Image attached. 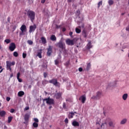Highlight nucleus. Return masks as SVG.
<instances>
[{
  "label": "nucleus",
  "instance_id": "obj_1",
  "mask_svg": "<svg viewBox=\"0 0 129 129\" xmlns=\"http://www.w3.org/2000/svg\"><path fill=\"white\" fill-rule=\"evenodd\" d=\"M107 122H108L109 126H110L111 127H114L115 126V123L113 122V121H111V119L110 118H107L106 119V121L104 123H102L101 125V127H102L103 125H107Z\"/></svg>",
  "mask_w": 129,
  "mask_h": 129
},
{
  "label": "nucleus",
  "instance_id": "obj_2",
  "mask_svg": "<svg viewBox=\"0 0 129 129\" xmlns=\"http://www.w3.org/2000/svg\"><path fill=\"white\" fill-rule=\"evenodd\" d=\"M27 16L28 17L29 19H30L32 23H33V22L35 21L36 13L33 11L28 10L27 11Z\"/></svg>",
  "mask_w": 129,
  "mask_h": 129
},
{
  "label": "nucleus",
  "instance_id": "obj_3",
  "mask_svg": "<svg viewBox=\"0 0 129 129\" xmlns=\"http://www.w3.org/2000/svg\"><path fill=\"white\" fill-rule=\"evenodd\" d=\"M56 46L61 49V51H63L64 49H66V45H65V43L62 40H60L58 42L56 43Z\"/></svg>",
  "mask_w": 129,
  "mask_h": 129
},
{
  "label": "nucleus",
  "instance_id": "obj_4",
  "mask_svg": "<svg viewBox=\"0 0 129 129\" xmlns=\"http://www.w3.org/2000/svg\"><path fill=\"white\" fill-rule=\"evenodd\" d=\"M6 68L7 70H9L10 72H12V68L11 66H14L16 62L15 61L11 62L10 61H6Z\"/></svg>",
  "mask_w": 129,
  "mask_h": 129
},
{
  "label": "nucleus",
  "instance_id": "obj_5",
  "mask_svg": "<svg viewBox=\"0 0 129 129\" xmlns=\"http://www.w3.org/2000/svg\"><path fill=\"white\" fill-rule=\"evenodd\" d=\"M43 102L46 101L47 104H49L50 105L54 104V99L50 98L48 97L47 98L42 99Z\"/></svg>",
  "mask_w": 129,
  "mask_h": 129
},
{
  "label": "nucleus",
  "instance_id": "obj_6",
  "mask_svg": "<svg viewBox=\"0 0 129 129\" xmlns=\"http://www.w3.org/2000/svg\"><path fill=\"white\" fill-rule=\"evenodd\" d=\"M16 48V44H15L14 42H12L10 44L9 49L11 52H13V51H15Z\"/></svg>",
  "mask_w": 129,
  "mask_h": 129
},
{
  "label": "nucleus",
  "instance_id": "obj_7",
  "mask_svg": "<svg viewBox=\"0 0 129 129\" xmlns=\"http://www.w3.org/2000/svg\"><path fill=\"white\" fill-rule=\"evenodd\" d=\"M66 43L69 46H73L74 45V39L73 40L68 39L66 40Z\"/></svg>",
  "mask_w": 129,
  "mask_h": 129
},
{
  "label": "nucleus",
  "instance_id": "obj_8",
  "mask_svg": "<svg viewBox=\"0 0 129 129\" xmlns=\"http://www.w3.org/2000/svg\"><path fill=\"white\" fill-rule=\"evenodd\" d=\"M47 55L48 56H51V54H52V50H53V46L49 45L48 46V48L47 49Z\"/></svg>",
  "mask_w": 129,
  "mask_h": 129
},
{
  "label": "nucleus",
  "instance_id": "obj_9",
  "mask_svg": "<svg viewBox=\"0 0 129 129\" xmlns=\"http://www.w3.org/2000/svg\"><path fill=\"white\" fill-rule=\"evenodd\" d=\"M37 29V26L36 24H34L33 25H31L29 27V33H32V32H35V30Z\"/></svg>",
  "mask_w": 129,
  "mask_h": 129
},
{
  "label": "nucleus",
  "instance_id": "obj_10",
  "mask_svg": "<svg viewBox=\"0 0 129 129\" xmlns=\"http://www.w3.org/2000/svg\"><path fill=\"white\" fill-rule=\"evenodd\" d=\"M25 121L24 123H28L29 122V118H30V114L28 113L25 114V115L24 116Z\"/></svg>",
  "mask_w": 129,
  "mask_h": 129
},
{
  "label": "nucleus",
  "instance_id": "obj_11",
  "mask_svg": "<svg viewBox=\"0 0 129 129\" xmlns=\"http://www.w3.org/2000/svg\"><path fill=\"white\" fill-rule=\"evenodd\" d=\"M49 83H52L53 85L55 86L58 84V82H57V79H53L49 81Z\"/></svg>",
  "mask_w": 129,
  "mask_h": 129
},
{
  "label": "nucleus",
  "instance_id": "obj_12",
  "mask_svg": "<svg viewBox=\"0 0 129 129\" xmlns=\"http://www.w3.org/2000/svg\"><path fill=\"white\" fill-rule=\"evenodd\" d=\"M79 100H81L82 103H85L86 101V97L85 95H82L79 98Z\"/></svg>",
  "mask_w": 129,
  "mask_h": 129
},
{
  "label": "nucleus",
  "instance_id": "obj_13",
  "mask_svg": "<svg viewBox=\"0 0 129 129\" xmlns=\"http://www.w3.org/2000/svg\"><path fill=\"white\" fill-rule=\"evenodd\" d=\"M20 30L22 32V33H24V32H25L26 30H27V26L25 25H22V26L20 28Z\"/></svg>",
  "mask_w": 129,
  "mask_h": 129
},
{
  "label": "nucleus",
  "instance_id": "obj_14",
  "mask_svg": "<svg viewBox=\"0 0 129 129\" xmlns=\"http://www.w3.org/2000/svg\"><path fill=\"white\" fill-rule=\"evenodd\" d=\"M54 96L56 99H59L62 96V94L61 93H57L55 94Z\"/></svg>",
  "mask_w": 129,
  "mask_h": 129
},
{
  "label": "nucleus",
  "instance_id": "obj_15",
  "mask_svg": "<svg viewBox=\"0 0 129 129\" xmlns=\"http://www.w3.org/2000/svg\"><path fill=\"white\" fill-rule=\"evenodd\" d=\"M6 114H7V112H6V111L5 110L1 111V109H0V116H1V117H4V116H5Z\"/></svg>",
  "mask_w": 129,
  "mask_h": 129
},
{
  "label": "nucleus",
  "instance_id": "obj_16",
  "mask_svg": "<svg viewBox=\"0 0 129 129\" xmlns=\"http://www.w3.org/2000/svg\"><path fill=\"white\" fill-rule=\"evenodd\" d=\"M72 124L73 125V126H79V122L76 120L73 121Z\"/></svg>",
  "mask_w": 129,
  "mask_h": 129
},
{
  "label": "nucleus",
  "instance_id": "obj_17",
  "mask_svg": "<svg viewBox=\"0 0 129 129\" xmlns=\"http://www.w3.org/2000/svg\"><path fill=\"white\" fill-rule=\"evenodd\" d=\"M23 95H25V92L23 91H20L18 93V96L19 97H22Z\"/></svg>",
  "mask_w": 129,
  "mask_h": 129
},
{
  "label": "nucleus",
  "instance_id": "obj_18",
  "mask_svg": "<svg viewBox=\"0 0 129 129\" xmlns=\"http://www.w3.org/2000/svg\"><path fill=\"white\" fill-rule=\"evenodd\" d=\"M87 49L89 50V49H91L92 48V45L91 44V41H89L88 43L87 44Z\"/></svg>",
  "mask_w": 129,
  "mask_h": 129
},
{
  "label": "nucleus",
  "instance_id": "obj_19",
  "mask_svg": "<svg viewBox=\"0 0 129 129\" xmlns=\"http://www.w3.org/2000/svg\"><path fill=\"white\" fill-rule=\"evenodd\" d=\"M90 68H91V64H90V62H89L87 63V67L86 68L87 71H89V70H90Z\"/></svg>",
  "mask_w": 129,
  "mask_h": 129
},
{
  "label": "nucleus",
  "instance_id": "obj_20",
  "mask_svg": "<svg viewBox=\"0 0 129 129\" xmlns=\"http://www.w3.org/2000/svg\"><path fill=\"white\" fill-rule=\"evenodd\" d=\"M36 56L41 59L42 58V50H39L38 51Z\"/></svg>",
  "mask_w": 129,
  "mask_h": 129
},
{
  "label": "nucleus",
  "instance_id": "obj_21",
  "mask_svg": "<svg viewBox=\"0 0 129 129\" xmlns=\"http://www.w3.org/2000/svg\"><path fill=\"white\" fill-rule=\"evenodd\" d=\"M126 121H127V119L124 118L120 121V124H125L126 123Z\"/></svg>",
  "mask_w": 129,
  "mask_h": 129
},
{
  "label": "nucleus",
  "instance_id": "obj_22",
  "mask_svg": "<svg viewBox=\"0 0 129 129\" xmlns=\"http://www.w3.org/2000/svg\"><path fill=\"white\" fill-rule=\"evenodd\" d=\"M50 40L51 41H56L57 38L56 37V36L55 35H52L50 37Z\"/></svg>",
  "mask_w": 129,
  "mask_h": 129
},
{
  "label": "nucleus",
  "instance_id": "obj_23",
  "mask_svg": "<svg viewBox=\"0 0 129 129\" xmlns=\"http://www.w3.org/2000/svg\"><path fill=\"white\" fill-rule=\"evenodd\" d=\"M21 75V73H17V79L19 81V82H22V79H20V76Z\"/></svg>",
  "mask_w": 129,
  "mask_h": 129
},
{
  "label": "nucleus",
  "instance_id": "obj_24",
  "mask_svg": "<svg viewBox=\"0 0 129 129\" xmlns=\"http://www.w3.org/2000/svg\"><path fill=\"white\" fill-rule=\"evenodd\" d=\"M83 35L84 36V38H87V34L86 33V30L85 29H84L83 30Z\"/></svg>",
  "mask_w": 129,
  "mask_h": 129
},
{
  "label": "nucleus",
  "instance_id": "obj_25",
  "mask_svg": "<svg viewBox=\"0 0 129 129\" xmlns=\"http://www.w3.org/2000/svg\"><path fill=\"white\" fill-rule=\"evenodd\" d=\"M128 96V95H127V94H126V93L122 95V99H123L124 100H125L126 99H127Z\"/></svg>",
  "mask_w": 129,
  "mask_h": 129
},
{
  "label": "nucleus",
  "instance_id": "obj_26",
  "mask_svg": "<svg viewBox=\"0 0 129 129\" xmlns=\"http://www.w3.org/2000/svg\"><path fill=\"white\" fill-rule=\"evenodd\" d=\"M41 40L43 44H46L47 43V40L44 37H42Z\"/></svg>",
  "mask_w": 129,
  "mask_h": 129
},
{
  "label": "nucleus",
  "instance_id": "obj_27",
  "mask_svg": "<svg viewBox=\"0 0 129 129\" xmlns=\"http://www.w3.org/2000/svg\"><path fill=\"white\" fill-rule=\"evenodd\" d=\"M33 127L37 128V127H38V126H39V124L37 122H33V124H32Z\"/></svg>",
  "mask_w": 129,
  "mask_h": 129
},
{
  "label": "nucleus",
  "instance_id": "obj_28",
  "mask_svg": "<svg viewBox=\"0 0 129 129\" xmlns=\"http://www.w3.org/2000/svg\"><path fill=\"white\" fill-rule=\"evenodd\" d=\"M100 96H101V92H98L97 93V95H96V98H100Z\"/></svg>",
  "mask_w": 129,
  "mask_h": 129
},
{
  "label": "nucleus",
  "instance_id": "obj_29",
  "mask_svg": "<svg viewBox=\"0 0 129 129\" xmlns=\"http://www.w3.org/2000/svg\"><path fill=\"white\" fill-rule=\"evenodd\" d=\"M12 120H13V116L8 117V123H11V122H12Z\"/></svg>",
  "mask_w": 129,
  "mask_h": 129
},
{
  "label": "nucleus",
  "instance_id": "obj_30",
  "mask_svg": "<svg viewBox=\"0 0 129 129\" xmlns=\"http://www.w3.org/2000/svg\"><path fill=\"white\" fill-rule=\"evenodd\" d=\"M74 115V113L71 112L69 114V118H72Z\"/></svg>",
  "mask_w": 129,
  "mask_h": 129
},
{
  "label": "nucleus",
  "instance_id": "obj_31",
  "mask_svg": "<svg viewBox=\"0 0 129 129\" xmlns=\"http://www.w3.org/2000/svg\"><path fill=\"white\" fill-rule=\"evenodd\" d=\"M76 33L77 34H80L81 33V30L79 29V28H76Z\"/></svg>",
  "mask_w": 129,
  "mask_h": 129
},
{
  "label": "nucleus",
  "instance_id": "obj_32",
  "mask_svg": "<svg viewBox=\"0 0 129 129\" xmlns=\"http://www.w3.org/2000/svg\"><path fill=\"white\" fill-rule=\"evenodd\" d=\"M97 6L98 9H99V8H100V6H102V1H101L99 2H98Z\"/></svg>",
  "mask_w": 129,
  "mask_h": 129
},
{
  "label": "nucleus",
  "instance_id": "obj_33",
  "mask_svg": "<svg viewBox=\"0 0 129 129\" xmlns=\"http://www.w3.org/2000/svg\"><path fill=\"white\" fill-rule=\"evenodd\" d=\"M4 42L7 44H10V43H11V39H6L5 40Z\"/></svg>",
  "mask_w": 129,
  "mask_h": 129
},
{
  "label": "nucleus",
  "instance_id": "obj_34",
  "mask_svg": "<svg viewBox=\"0 0 129 129\" xmlns=\"http://www.w3.org/2000/svg\"><path fill=\"white\" fill-rule=\"evenodd\" d=\"M108 4L109 6H112L113 5V1L112 0H109Z\"/></svg>",
  "mask_w": 129,
  "mask_h": 129
},
{
  "label": "nucleus",
  "instance_id": "obj_35",
  "mask_svg": "<svg viewBox=\"0 0 129 129\" xmlns=\"http://www.w3.org/2000/svg\"><path fill=\"white\" fill-rule=\"evenodd\" d=\"M13 56H14V57H18V56H19V53H18L17 51H15L13 53Z\"/></svg>",
  "mask_w": 129,
  "mask_h": 129
},
{
  "label": "nucleus",
  "instance_id": "obj_36",
  "mask_svg": "<svg viewBox=\"0 0 129 129\" xmlns=\"http://www.w3.org/2000/svg\"><path fill=\"white\" fill-rule=\"evenodd\" d=\"M27 43H28V44H29V45H33V41H32L31 40H28Z\"/></svg>",
  "mask_w": 129,
  "mask_h": 129
},
{
  "label": "nucleus",
  "instance_id": "obj_37",
  "mask_svg": "<svg viewBox=\"0 0 129 129\" xmlns=\"http://www.w3.org/2000/svg\"><path fill=\"white\" fill-rule=\"evenodd\" d=\"M34 121H35L34 122H36L37 123H38V122H39V119H38V118H34Z\"/></svg>",
  "mask_w": 129,
  "mask_h": 129
},
{
  "label": "nucleus",
  "instance_id": "obj_38",
  "mask_svg": "<svg viewBox=\"0 0 129 129\" xmlns=\"http://www.w3.org/2000/svg\"><path fill=\"white\" fill-rule=\"evenodd\" d=\"M29 109H30V107H29V106H26L24 108V111H26V110H29Z\"/></svg>",
  "mask_w": 129,
  "mask_h": 129
},
{
  "label": "nucleus",
  "instance_id": "obj_39",
  "mask_svg": "<svg viewBox=\"0 0 129 129\" xmlns=\"http://www.w3.org/2000/svg\"><path fill=\"white\" fill-rule=\"evenodd\" d=\"M54 62L56 65H58V64H59V60H58V59H56L55 60Z\"/></svg>",
  "mask_w": 129,
  "mask_h": 129
},
{
  "label": "nucleus",
  "instance_id": "obj_40",
  "mask_svg": "<svg viewBox=\"0 0 129 129\" xmlns=\"http://www.w3.org/2000/svg\"><path fill=\"white\" fill-rule=\"evenodd\" d=\"M62 107L63 108L66 109V103H65V102L63 103Z\"/></svg>",
  "mask_w": 129,
  "mask_h": 129
},
{
  "label": "nucleus",
  "instance_id": "obj_41",
  "mask_svg": "<svg viewBox=\"0 0 129 129\" xmlns=\"http://www.w3.org/2000/svg\"><path fill=\"white\" fill-rule=\"evenodd\" d=\"M26 57H27V53H23V58H24V59H25V58H26Z\"/></svg>",
  "mask_w": 129,
  "mask_h": 129
},
{
  "label": "nucleus",
  "instance_id": "obj_42",
  "mask_svg": "<svg viewBox=\"0 0 129 129\" xmlns=\"http://www.w3.org/2000/svg\"><path fill=\"white\" fill-rule=\"evenodd\" d=\"M79 28H82V29H84V23H82V25L79 26Z\"/></svg>",
  "mask_w": 129,
  "mask_h": 129
},
{
  "label": "nucleus",
  "instance_id": "obj_43",
  "mask_svg": "<svg viewBox=\"0 0 129 129\" xmlns=\"http://www.w3.org/2000/svg\"><path fill=\"white\" fill-rule=\"evenodd\" d=\"M47 76H48V74H47V73H44L43 76L44 78H46V77H47Z\"/></svg>",
  "mask_w": 129,
  "mask_h": 129
},
{
  "label": "nucleus",
  "instance_id": "obj_44",
  "mask_svg": "<svg viewBox=\"0 0 129 129\" xmlns=\"http://www.w3.org/2000/svg\"><path fill=\"white\" fill-rule=\"evenodd\" d=\"M63 50L64 54H65V55H66V54L67 53V50H66V48H64V49H62V51Z\"/></svg>",
  "mask_w": 129,
  "mask_h": 129
},
{
  "label": "nucleus",
  "instance_id": "obj_45",
  "mask_svg": "<svg viewBox=\"0 0 129 129\" xmlns=\"http://www.w3.org/2000/svg\"><path fill=\"white\" fill-rule=\"evenodd\" d=\"M77 16L80 15V10H79L77 11Z\"/></svg>",
  "mask_w": 129,
  "mask_h": 129
},
{
  "label": "nucleus",
  "instance_id": "obj_46",
  "mask_svg": "<svg viewBox=\"0 0 129 129\" xmlns=\"http://www.w3.org/2000/svg\"><path fill=\"white\" fill-rule=\"evenodd\" d=\"M10 112H11V113H14V112H15V109H10Z\"/></svg>",
  "mask_w": 129,
  "mask_h": 129
},
{
  "label": "nucleus",
  "instance_id": "obj_47",
  "mask_svg": "<svg viewBox=\"0 0 129 129\" xmlns=\"http://www.w3.org/2000/svg\"><path fill=\"white\" fill-rule=\"evenodd\" d=\"M7 21L8 23H11V18L10 17H8Z\"/></svg>",
  "mask_w": 129,
  "mask_h": 129
},
{
  "label": "nucleus",
  "instance_id": "obj_48",
  "mask_svg": "<svg viewBox=\"0 0 129 129\" xmlns=\"http://www.w3.org/2000/svg\"><path fill=\"white\" fill-rule=\"evenodd\" d=\"M6 100H7V101H10L11 100V98H10L9 97H7L6 98Z\"/></svg>",
  "mask_w": 129,
  "mask_h": 129
},
{
  "label": "nucleus",
  "instance_id": "obj_49",
  "mask_svg": "<svg viewBox=\"0 0 129 129\" xmlns=\"http://www.w3.org/2000/svg\"><path fill=\"white\" fill-rule=\"evenodd\" d=\"M68 121H69L68 118H66L65 119V120H64V122H65L66 123H68Z\"/></svg>",
  "mask_w": 129,
  "mask_h": 129
},
{
  "label": "nucleus",
  "instance_id": "obj_50",
  "mask_svg": "<svg viewBox=\"0 0 129 129\" xmlns=\"http://www.w3.org/2000/svg\"><path fill=\"white\" fill-rule=\"evenodd\" d=\"M83 69H82V68H79V72H82Z\"/></svg>",
  "mask_w": 129,
  "mask_h": 129
},
{
  "label": "nucleus",
  "instance_id": "obj_51",
  "mask_svg": "<svg viewBox=\"0 0 129 129\" xmlns=\"http://www.w3.org/2000/svg\"><path fill=\"white\" fill-rule=\"evenodd\" d=\"M65 65H66V66H69V61H67Z\"/></svg>",
  "mask_w": 129,
  "mask_h": 129
},
{
  "label": "nucleus",
  "instance_id": "obj_52",
  "mask_svg": "<svg viewBox=\"0 0 129 129\" xmlns=\"http://www.w3.org/2000/svg\"><path fill=\"white\" fill-rule=\"evenodd\" d=\"M45 2H46V0H41V4H45Z\"/></svg>",
  "mask_w": 129,
  "mask_h": 129
},
{
  "label": "nucleus",
  "instance_id": "obj_53",
  "mask_svg": "<svg viewBox=\"0 0 129 129\" xmlns=\"http://www.w3.org/2000/svg\"><path fill=\"white\" fill-rule=\"evenodd\" d=\"M73 34V32H70L69 33V35L71 36V37H72Z\"/></svg>",
  "mask_w": 129,
  "mask_h": 129
},
{
  "label": "nucleus",
  "instance_id": "obj_54",
  "mask_svg": "<svg viewBox=\"0 0 129 129\" xmlns=\"http://www.w3.org/2000/svg\"><path fill=\"white\" fill-rule=\"evenodd\" d=\"M14 76V74L12 73L11 75H10V78H12V77Z\"/></svg>",
  "mask_w": 129,
  "mask_h": 129
},
{
  "label": "nucleus",
  "instance_id": "obj_55",
  "mask_svg": "<svg viewBox=\"0 0 129 129\" xmlns=\"http://www.w3.org/2000/svg\"><path fill=\"white\" fill-rule=\"evenodd\" d=\"M66 28H62V32H66Z\"/></svg>",
  "mask_w": 129,
  "mask_h": 129
},
{
  "label": "nucleus",
  "instance_id": "obj_56",
  "mask_svg": "<svg viewBox=\"0 0 129 129\" xmlns=\"http://www.w3.org/2000/svg\"><path fill=\"white\" fill-rule=\"evenodd\" d=\"M126 30L129 32V26L126 28Z\"/></svg>",
  "mask_w": 129,
  "mask_h": 129
},
{
  "label": "nucleus",
  "instance_id": "obj_57",
  "mask_svg": "<svg viewBox=\"0 0 129 129\" xmlns=\"http://www.w3.org/2000/svg\"><path fill=\"white\" fill-rule=\"evenodd\" d=\"M4 69H3V68L1 69V70L0 71V73H2V72H3V71H4Z\"/></svg>",
  "mask_w": 129,
  "mask_h": 129
},
{
  "label": "nucleus",
  "instance_id": "obj_58",
  "mask_svg": "<svg viewBox=\"0 0 129 129\" xmlns=\"http://www.w3.org/2000/svg\"><path fill=\"white\" fill-rule=\"evenodd\" d=\"M72 2V0H68V3H71Z\"/></svg>",
  "mask_w": 129,
  "mask_h": 129
},
{
  "label": "nucleus",
  "instance_id": "obj_59",
  "mask_svg": "<svg viewBox=\"0 0 129 129\" xmlns=\"http://www.w3.org/2000/svg\"><path fill=\"white\" fill-rule=\"evenodd\" d=\"M28 87H29V88H32V85H29V86H28Z\"/></svg>",
  "mask_w": 129,
  "mask_h": 129
},
{
  "label": "nucleus",
  "instance_id": "obj_60",
  "mask_svg": "<svg viewBox=\"0 0 129 129\" xmlns=\"http://www.w3.org/2000/svg\"><path fill=\"white\" fill-rule=\"evenodd\" d=\"M52 106H50L49 107V109H51V108H52Z\"/></svg>",
  "mask_w": 129,
  "mask_h": 129
},
{
  "label": "nucleus",
  "instance_id": "obj_61",
  "mask_svg": "<svg viewBox=\"0 0 129 129\" xmlns=\"http://www.w3.org/2000/svg\"><path fill=\"white\" fill-rule=\"evenodd\" d=\"M2 68H3V67L1 66V63H0V70L1 69H2Z\"/></svg>",
  "mask_w": 129,
  "mask_h": 129
},
{
  "label": "nucleus",
  "instance_id": "obj_62",
  "mask_svg": "<svg viewBox=\"0 0 129 129\" xmlns=\"http://www.w3.org/2000/svg\"><path fill=\"white\" fill-rule=\"evenodd\" d=\"M124 14H125L124 13H121V16H123L124 15Z\"/></svg>",
  "mask_w": 129,
  "mask_h": 129
},
{
  "label": "nucleus",
  "instance_id": "obj_63",
  "mask_svg": "<svg viewBox=\"0 0 129 129\" xmlns=\"http://www.w3.org/2000/svg\"><path fill=\"white\" fill-rule=\"evenodd\" d=\"M44 92H45V94H48V93H47V92L45 91Z\"/></svg>",
  "mask_w": 129,
  "mask_h": 129
},
{
  "label": "nucleus",
  "instance_id": "obj_64",
  "mask_svg": "<svg viewBox=\"0 0 129 129\" xmlns=\"http://www.w3.org/2000/svg\"><path fill=\"white\" fill-rule=\"evenodd\" d=\"M44 82H48V81H47L46 80H45Z\"/></svg>",
  "mask_w": 129,
  "mask_h": 129
}]
</instances>
